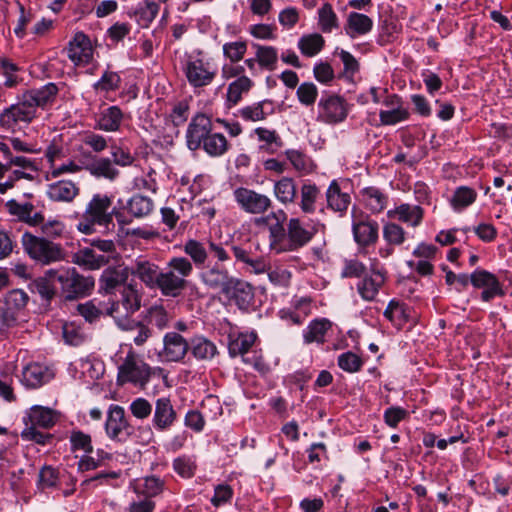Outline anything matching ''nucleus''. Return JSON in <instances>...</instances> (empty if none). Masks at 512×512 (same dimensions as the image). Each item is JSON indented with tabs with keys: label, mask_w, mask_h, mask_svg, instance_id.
<instances>
[{
	"label": "nucleus",
	"mask_w": 512,
	"mask_h": 512,
	"mask_svg": "<svg viewBox=\"0 0 512 512\" xmlns=\"http://www.w3.org/2000/svg\"><path fill=\"white\" fill-rule=\"evenodd\" d=\"M128 270L129 274L137 278L145 287L150 290H159L164 297L178 298L187 289L197 290L196 285L187 280L194 268L184 256L171 257L165 270L145 256H139Z\"/></svg>",
	"instance_id": "nucleus-1"
},
{
	"label": "nucleus",
	"mask_w": 512,
	"mask_h": 512,
	"mask_svg": "<svg viewBox=\"0 0 512 512\" xmlns=\"http://www.w3.org/2000/svg\"><path fill=\"white\" fill-rule=\"evenodd\" d=\"M257 223L267 226L269 248L275 254L296 252L307 246L319 232V221L287 218L283 209L270 212Z\"/></svg>",
	"instance_id": "nucleus-2"
},
{
	"label": "nucleus",
	"mask_w": 512,
	"mask_h": 512,
	"mask_svg": "<svg viewBox=\"0 0 512 512\" xmlns=\"http://www.w3.org/2000/svg\"><path fill=\"white\" fill-rule=\"evenodd\" d=\"M112 205V196L99 193L93 195L77 224V229L83 234L90 235L96 232V225L103 226L107 229H109L110 226L114 227V217L119 223H124L120 220L122 212L116 207H112Z\"/></svg>",
	"instance_id": "nucleus-3"
},
{
	"label": "nucleus",
	"mask_w": 512,
	"mask_h": 512,
	"mask_svg": "<svg viewBox=\"0 0 512 512\" xmlns=\"http://www.w3.org/2000/svg\"><path fill=\"white\" fill-rule=\"evenodd\" d=\"M21 242L27 255L42 265H50L65 259L66 254L62 245L45 237H38L26 231Z\"/></svg>",
	"instance_id": "nucleus-4"
},
{
	"label": "nucleus",
	"mask_w": 512,
	"mask_h": 512,
	"mask_svg": "<svg viewBox=\"0 0 512 512\" xmlns=\"http://www.w3.org/2000/svg\"><path fill=\"white\" fill-rule=\"evenodd\" d=\"M152 375L151 367L132 349L128 351L123 363L118 367L117 383H127L145 389Z\"/></svg>",
	"instance_id": "nucleus-5"
},
{
	"label": "nucleus",
	"mask_w": 512,
	"mask_h": 512,
	"mask_svg": "<svg viewBox=\"0 0 512 512\" xmlns=\"http://www.w3.org/2000/svg\"><path fill=\"white\" fill-rule=\"evenodd\" d=\"M60 295L65 300H75L88 295L94 287V279L80 275L75 268L58 269Z\"/></svg>",
	"instance_id": "nucleus-6"
},
{
	"label": "nucleus",
	"mask_w": 512,
	"mask_h": 512,
	"mask_svg": "<svg viewBox=\"0 0 512 512\" xmlns=\"http://www.w3.org/2000/svg\"><path fill=\"white\" fill-rule=\"evenodd\" d=\"M18 102L5 108L0 114V125L5 129H14L20 123H31L37 116L35 108L23 93Z\"/></svg>",
	"instance_id": "nucleus-7"
},
{
	"label": "nucleus",
	"mask_w": 512,
	"mask_h": 512,
	"mask_svg": "<svg viewBox=\"0 0 512 512\" xmlns=\"http://www.w3.org/2000/svg\"><path fill=\"white\" fill-rule=\"evenodd\" d=\"M233 197L241 210L252 215H264L271 207L272 200L265 194L247 187H238Z\"/></svg>",
	"instance_id": "nucleus-8"
},
{
	"label": "nucleus",
	"mask_w": 512,
	"mask_h": 512,
	"mask_svg": "<svg viewBox=\"0 0 512 512\" xmlns=\"http://www.w3.org/2000/svg\"><path fill=\"white\" fill-rule=\"evenodd\" d=\"M352 233L354 241L360 252H366L368 248L374 247L379 239V224L368 214H361L358 219L352 222Z\"/></svg>",
	"instance_id": "nucleus-9"
},
{
	"label": "nucleus",
	"mask_w": 512,
	"mask_h": 512,
	"mask_svg": "<svg viewBox=\"0 0 512 512\" xmlns=\"http://www.w3.org/2000/svg\"><path fill=\"white\" fill-rule=\"evenodd\" d=\"M388 278V272L375 259L370 265V273L357 283V291L365 301H374Z\"/></svg>",
	"instance_id": "nucleus-10"
},
{
	"label": "nucleus",
	"mask_w": 512,
	"mask_h": 512,
	"mask_svg": "<svg viewBox=\"0 0 512 512\" xmlns=\"http://www.w3.org/2000/svg\"><path fill=\"white\" fill-rule=\"evenodd\" d=\"M319 116L328 124L343 122L348 115V103L342 96L336 94H325L319 103Z\"/></svg>",
	"instance_id": "nucleus-11"
},
{
	"label": "nucleus",
	"mask_w": 512,
	"mask_h": 512,
	"mask_svg": "<svg viewBox=\"0 0 512 512\" xmlns=\"http://www.w3.org/2000/svg\"><path fill=\"white\" fill-rule=\"evenodd\" d=\"M105 431L110 439L119 442L125 441L132 435L133 427L126 419L123 407L115 404L109 407Z\"/></svg>",
	"instance_id": "nucleus-12"
},
{
	"label": "nucleus",
	"mask_w": 512,
	"mask_h": 512,
	"mask_svg": "<svg viewBox=\"0 0 512 512\" xmlns=\"http://www.w3.org/2000/svg\"><path fill=\"white\" fill-rule=\"evenodd\" d=\"M470 283L475 289L484 288L481 300L490 302L496 296L504 297L505 291L497 276L485 269L477 268L470 274Z\"/></svg>",
	"instance_id": "nucleus-13"
},
{
	"label": "nucleus",
	"mask_w": 512,
	"mask_h": 512,
	"mask_svg": "<svg viewBox=\"0 0 512 512\" xmlns=\"http://www.w3.org/2000/svg\"><path fill=\"white\" fill-rule=\"evenodd\" d=\"M212 131L211 117L201 112L195 114L191 118L186 131V144L189 150L197 151L201 149V145Z\"/></svg>",
	"instance_id": "nucleus-14"
},
{
	"label": "nucleus",
	"mask_w": 512,
	"mask_h": 512,
	"mask_svg": "<svg viewBox=\"0 0 512 512\" xmlns=\"http://www.w3.org/2000/svg\"><path fill=\"white\" fill-rule=\"evenodd\" d=\"M129 277L128 267L108 266L99 279V293L103 296L116 297L126 285Z\"/></svg>",
	"instance_id": "nucleus-15"
},
{
	"label": "nucleus",
	"mask_w": 512,
	"mask_h": 512,
	"mask_svg": "<svg viewBox=\"0 0 512 512\" xmlns=\"http://www.w3.org/2000/svg\"><path fill=\"white\" fill-rule=\"evenodd\" d=\"M67 54L77 66L90 64L93 60V47L89 37L82 31L76 32L68 44Z\"/></svg>",
	"instance_id": "nucleus-16"
},
{
	"label": "nucleus",
	"mask_w": 512,
	"mask_h": 512,
	"mask_svg": "<svg viewBox=\"0 0 512 512\" xmlns=\"http://www.w3.org/2000/svg\"><path fill=\"white\" fill-rule=\"evenodd\" d=\"M163 350L159 357L167 362H181L187 355L189 342L177 332H168L163 338Z\"/></svg>",
	"instance_id": "nucleus-17"
},
{
	"label": "nucleus",
	"mask_w": 512,
	"mask_h": 512,
	"mask_svg": "<svg viewBox=\"0 0 512 512\" xmlns=\"http://www.w3.org/2000/svg\"><path fill=\"white\" fill-rule=\"evenodd\" d=\"M223 296L240 310L247 311L254 300V289L250 283L234 277Z\"/></svg>",
	"instance_id": "nucleus-18"
},
{
	"label": "nucleus",
	"mask_w": 512,
	"mask_h": 512,
	"mask_svg": "<svg viewBox=\"0 0 512 512\" xmlns=\"http://www.w3.org/2000/svg\"><path fill=\"white\" fill-rule=\"evenodd\" d=\"M142 294L134 284H127L114 297V302L119 303L120 312L116 314V320L128 318L141 308Z\"/></svg>",
	"instance_id": "nucleus-19"
},
{
	"label": "nucleus",
	"mask_w": 512,
	"mask_h": 512,
	"mask_svg": "<svg viewBox=\"0 0 512 512\" xmlns=\"http://www.w3.org/2000/svg\"><path fill=\"white\" fill-rule=\"evenodd\" d=\"M80 163H83L84 170L97 178H106L114 180L118 177L119 171L113 166V162L109 158H97L90 152L83 153Z\"/></svg>",
	"instance_id": "nucleus-20"
},
{
	"label": "nucleus",
	"mask_w": 512,
	"mask_h": 512,
	"mask_svg": "<svg viewBox=\"0 0 512 512\" xmlns=\"http://www.w3.org/2000/svg\"><path fill=\"white\" fill-rule=\"evenodd\" d=\"M177 421V412L169 397L158 398L152 418L153 427L160 432L169 430Z\"/></svg>",
	"instance_id": "nucleus-21"
},
{
	"label": "nucleus",
	"mask_w": 512,
	"mask_h": 512,
	"mask_svg": "<svg viewBox=\"0 0 512 512\" xmlns=\"http://www.w3.org/2000/svg\"><path fill=\"white\" fill-rule=\"evenodd\" d=\"M184 73L189 84L194 88L210 85L216 76V72L210 71L202 59L187 61Z\"/></svg>",
	"instance_id": "nucleus-22"
},
{
	"label": "nucleus",
	"mask_w": 512,
	"mask_h": 512,
	"mask_svg": "<svg viewBox=\"0 0 512 512\" xmlns=\"http://www.w3.org/2000/svg\"><path fill=\"white\" fill-rule=\"evenodd\" d=\"M200 279L206 287L219 291L223 295L234 277L230 275L226 268L216 263L204 270L200 274Z\"/></svg>",
	"instance_id": "nucleus-23"
},
{
	"label": "nucleus",
	"mask_w": 512,
	"mask_h": 512,
	"mask_svg": "<svg viewBox=\"0 0 512 512\" xmlns=\"http://www.w3.org/2000/svg\"><path fill=\"white\" fill-rule=\"evenodd\" d=\"M59 416L60 413L54 409L36 405L29 409L23 417V422L25 425L50 429L58 422Z\"/></svg>",
	"instance_id": "nucleus-24"
},
{
	"label": "nucleus",
	"mask_w": 512,
	"mask_h": 512,
	"mask_svg": "<svg viewBox=\"0 0 512 512\" xmlns=\"http://www.w3.org/2000/svg\"><path fill=\"white\" fill-rule=\"evenodd\" d=\"M130 488L138 497L153 500V498L163 493L165 481L156 475H149L133 480L130 483Z\"/></svg>",
	"instance_id": "nucleus-25"
},
{
	"label": "nucleus",
	"mask_w": 512,
	"mask_h": 512,
	"mask_svg": "<svg viewBox=\"0 0 512 512\" xmlns=\"http://www.w3.org/2000/svg\"><path fill=\"white\" fill-rule=\"evenodd\" d=\"M58 93L59 88L53 82H49L40 88L24 91L36 112L37 108L46 109L48 106H51L56 101Z\"/></svg>",
	"instance_id": "nucleus-26"
},
{
	"label": "nucleus",
	"mask_w": 512,
	"mask_h": 512,
	"mask_svg": "<svg viewBox=\"0 0 512 512\" xmlns=\"http://www.w3.org/2000/svg\"><path fill=\"white\" fill-rule=\"evenodd\" d=\"M327 208L344 216L351 204V196L348 193L342 192L341 187L337 180L331 181L326 193Z\"/></svg>",
	"instance_id": "nucleus-27"
},
{
	"label": "nucleus",
	"mask_w": 512,
	"mask_h": 512,
	"mask_svg": "<svg viewBox=\"0 0 512 512\" xmlns=\"http://www.w3.org/2000/svg\"><path fill=\"white\" fill-rule=\"evenodd\" d=\"M58 269H50L41 277L36 278L31 286L34 292H37L41 298L50 302L60 291L58 281Z\"/></svg>",
	"instance_id": "nucleus-28"
},
{
	"label": "nucleus",
	"mask_w": 512,
	"mask_h": 512,
	"mask_svg": "<svg viewBox=\"0 0 512 512\" xmlns=\"http://www.w3.org/2000/svg\"><path fill=\"white\" fill-rule=\"evenodd\" d=\"M373 20L366 14L350 12L347 15L344 31L351 39L366 35L373 29Z\"/></svg>",
	"instance_id": "nucleus-29"
},
{
	"label": "nucleus",
	"mask_w": 512,
	"mask_h": 512,
	"mask_svg": "<svg viewBox=\"0 0 512 512\" xmlns=\"http://www.w3.org/2000/svg\"><path fill=\"white\" fill-rule=\"evenodd\" d=\"M257 340L255 332H231L228 334V352L230 357L243 356L250 351Z\"/></svg>",
	"instance_id": "nucleus-30"
},
{
	"label": "nucleus",
	"mask_w": 512,
	"mask_h": 512,
	"mask_svg": "<svg viewBox=\"0 0 512 512\" xmlns=\"http://www.w3.org/2000/svg\"><path fill=\"white\" fill-rule=\"evenodd\" d=\"M383 315L400 330L411 321V308L403 301L394 298L389 301Z\"/></svg>",
	"instance_id": "nucleus-31"
},
{
	"label": "nucleus",
	"mask_w": 512,
	"mask_h": 512,
	"mask_svg": "<svg viewBox=\"0 0 512 512\" xmlns=\"http://www.w3.org/2000/svg\"><path fill=\"white\" fill-rule=\"evenodd\" d=\"M124 119V113L118 106H110L98 114L95 127L105 132L120 130Z\"/></svg>",
	"instance_id": "nucleus-32"
},
{
	"label": "nucleus",
	"mask_w": 512,
	"mask_h": 512,
	"mask_svg": "<svg viewBox=\"0 0 512 512\" xmlns=\"http://www.w3.org/2000/svg\"><path fill=\"white\" fill-rule=\"evenodd\" d=\"M388 217L396 218L400 222L408 223L413 227H417L421 224L424 217V209L421 206L404 203L394 210L388 212Z\"/></svg>",
	"instance_id": "nucleus-33"
},
{
	"label": "nucleus",
	"mask_w": 512,
	"mask_h": 512,
	"mask_svg": "<svg viewBox=\"0 0 512 512\" xmlns=\"http://www.w3.org/2000/svg\"><path fill=\"white\" fill-rule=\"evenodd\" d=\"M47 193L52 201L71 202L79 194V187L71 180H60L50 184Z\"/></svg>",
	"instance_id": "nucleus-34"
},
{
	"label": "nucleus",
	"mask_w": 512,
	"mask_h": 512,
	"mask_svg": "<svg viewBox=\"0 0 512 512\" xmlns=\"http://www.w3.org/2000/svg\"><path fill=\"white\" fill-rule=\"evenodd\" d=\"M159 12V5L150 0L140 3L135 9L128 12L130 18H134L139 26L149 27Z\"/></svg>",
	"instance_id": "nucleus-35"
},
{
	"label": "nucleus",
	"mask_w": 512,
	"mask_h": 512,
	"mask_svg": "<svg viewBox=\"0 0 512 512\" xmlns=\"http://www.w3.org/2000/svg\"><path fill=\"white\" fill-rule=\"evenodd\" d=\"M332 328V322L327 318L312 320L304 332V341L307 344L317 342L324 344L326 333Z\"/></svg>",
	"instance_id": "nucleus-36"
},
{
	"label": "nucleus",
	"mask_w": 512,
	"mask_h": 512,
	"mask_svg": "<svg viewBox=\"0 0 512 512\" xmlns=\"http://www.w3.org/2000/svg\"><path fill=\"white\" fill-rule=\"evenodd\" d=\"M254 83L249 77H240L232 81L227 88L226 103L228 107L236 106L247 94Z\"/></svg>",
	"instance_id": "nucleus-37"
},
{
	"label": "nucleus",
	"mask_w": 512,
	"mask_h": 512,
	"mask_svg": "<svg viewBox=\"0 0 512 512\" xmlns=\"http://www.w3.org/2000/svg\"><path fill=\"white\" fill-rule=\"evenodd\" d=\"M360 193L366 207L372 213H380L386 208L388 196L384 194L379 188L374 186L365 187L360 191Z\"/></svg>",
	"instance_id": "nucleus-38"
},
{
	"label": "nucleus",
	"mask_w": 512,
	"mask_h": 512,
	"mask_svg": "<svg viewBox=\"0 0 512 512\" xmlns=\"http://www.w3.org/2000/svg\"><path fill=\"white\" fill-rule=\"evenodd\" d=\"M184 253L189 257L187 258L192 266L203 268L208 259V251L203 242L196 239H188L183 245Z\"/></svg>",
	"instance_id": "nucleus-39"
},
{
	"label": "nucleus",
	"mask_w": 512,
	"mask_h": 512,
	"mask_svg": "<svg viewBox=\"0 0 512 512\" xmlns=\"http://www.w3.org/2000/svg\"><path fill=\"white\" fill-rule=\"evenodd\" d=\"M477 191L469 186H459L455 189L449 203L454 211L461 212L471 206L477 199Z\"/></svg>",
	"instance_id": "nucleus-40"
},
{
	"label": "nucleus",
	"mask_w": 512,
	"mask_h": 512,
	"mask_svg": "<svg viewBox=\"0 0 512 512\" xmlns=\"http://www.w3.org/2000/svg\"><path fill=\"white\" fill-rule=\"evenodd\" d=\"M192 355L198 360H210L217 354L216 345L204 336H195L189 341Z\"/></svg>",
	"instance_id": "nucleus-41"
},
{
	"label": "nucleus",
	"mask_w": 512,
	"mask_h": 512,
	"mask_svg": "<svg viewBox=\"0 0 512 512\" xmlns=\"http://www.w3.org/2000/svg\"><path fill=\"white\" fill-rule=\"evenodd\" d=\"M272 106L273 102L271 100H263L252 105L245 106L238 111L237 116L242 118L244 121H262L266 119V117L274 112L271 107L270 111H266V106Z\"/></svg>",
	"instance_id": "nucleus-42"
},
{
	"label": "nucleus",
	"mask_w": 512,
	"mask_h": 512,
	"mask_svg": "<svg viewBox=\"0 0 512 512\" xmlns=\"http://www.w3.org/2000/svg\"><path fill=\"white\" fill-rule=\"evenodd\" d=\"M230 148V143L222 133L211 132L206 137L201 149H203L211 157H220L224 155Z\"/></svg>",
	"instance_id": "nucleus-43"
},
{
	"label": "nucleus",
	"mask_w": 512,
	"mask_h": 512,
	"mask_svg": "<svg viewBox=\"0 0 512 512\" xmlns=\"http://www.w3.org/2000/svg\"><path fill=\"white\" fill-rule=\"evenodd\" d=\"M325 46V39L319 33L303 35L298 41V48L305 57H314L320 53Z\"/></svg>",
	"instance_id": "nucleus-44"
},
{
	"label": "nucleus",
	"mask_w": 512,
	"mask_h": 512,
	"mask_svg": "<svg viewBox=\"0 0 512 512\" xmlns=\"http://www.w3.org/2000/svg\"><path fill=\"white\" fill-rule=\"evenodd\" d=\"M254 132L257 135L258 140L264 143L263 145H260V150L268 154H275L278 149L283 146V141L275 130L258 127Z\"/></svg>",
	"instance_id": "nucleus-45"
},
{
	"label": "nucleus",
	"mask_w": 512,
	"mask_h": 512,
	"mask_svg": "<svg viewBox=\"0 0 512 512\" xmlns=\"http://www.w3.org/2000/svg\"><path fill=\"white\" fill-rule=\"evenodd\" d=\"M274 194L284 205L293 203L297 196L296 183L293 178L282 177L274 184Z\"/></svg>",
	"instance_id": "nucleus-46"
},
{
	"label": "nucleus",
	"mask_w": 512,
	"mask_h": 512,
	"mask_svg": "<svg viewBox=\"0 0 512 512\" xmlns=\"http://www.w3.org/2000/svg\"><path fill=\"white\" fill-rule=\"evenodd\" d=\"M401 32V24L393 16H388L381 21L380 32L377 37V43L385 46L395 41Z\"/></svg>",
	"instance_id": "nucleus-47"
},
{
	"label": "nucleus",
	"mask_w": 512,
	"mask_h": 512,
	"mask_svg": "<svg viewBox=\"0 0 512 512\" xmlns=\"http://www.w3.org/2000/svg\"><path fill=\"white\" fill-rule=\"evenodd\" d=\"M110 261V256L99 254L95 248H84L79 251L77 256V263L87 267L90 270L99 269Z\"/></svg>",
	"instance_id": "nucleus-48"
},
{
	"label": "nucleus",
	"mask_w": 512,
	"mask_h": 512,
	"mask_svg": "<svg viewBox=\"0 0 512 512\" xmlns=\"http://www.w3.org/2000/svg\"><path fill=\"white\" fill-rule=\"evenodd\" d=\"M20 70L21 68L10 59L0 57V74L5 78L4 87L15 88L23 81L18 74Z\"/></svg>",
	"instance_id": "nucleus-49"
},
{
	"label": "nucleus",
	"mask_w": 512,
	"mask_h": 512,
	"mask_svg": "<svg viewBox=\"0 0 512 512\" xmlns=\"http://www.w3.org/2000/svg\"><path fill=\"white\" fill-rule=\"evenodd\" d=\"M256 49V60L260 68L267 71H274L277 67L278 52L273 46L253 44Z\"/></svg>",
	"instance_id": "nucleus-50"
},
{
	"label": "nucleus",
	"mask_w": 512,
	"mask_h": 512,
	"mask_svg": "<svg viewBox=\"0 0 512 512\" xmlns=\"http://www.w3.org/2000/svg\"><path fill=\"white\" fill-rule=\"evenodd\" d=\"M321 196L316 184H303L301 187L300 209L305 214H313L316 211V202Z\"/></svg>",
	"instance_id": "nucleus-51"
},
{
	"label": "nucleus",
	"mask_w": 512,
	"mask_h": 512,
	"mask_svg": "<svg viewBox=\"0 0 512 512\" xmlns=\"http://www.w3.org/2000/svg\"><path fill=\"white\" fill-rule=\"evenodd\" d=\"M47 381L46 369L37 363L27 365L23 370V382L29 388H38Z\"/></svg>",
	"instance_id": "nucleus-52"
},
{
	"label": "nucleus",
	"mask_w": 512,
	"mask_h": 512,
	"mask_svg": "<svg viewBox=\"0 0 512 512\" xmlns=\"http://www.w3.org/2000/svg\"><path fill=\"white\" fill-rule=\"evenodd\" d=\"M154 207V203L151 198L135 194L128 202L129 212L137 218H142L149 215Z\"/></svg>",
	"instance_id": "nucleus-53"
},
{
	"label": "nucleus",
	"mask_w": 512,
	"mask_h": 512,
	"mask_svg": "<svg viewBox=\"0 0 512 512\" xmlns=\"http://www.w3.org/2000/svg\"><path fill=\"white\" fill-rule=\"evenodd\" d=\"M172 467L177 475L184 479L193 478L197 471V463L194 457L185 454L175 458Z\"/></svg>",
	"instance_id": "nucleus-54"
},
{
	"label": "nucleus",
	"mask_w": 512,
	"mask_h": 512,
	"mask_svg": "<svg viewBox=\"0 0 512 512\" xmlns=\"http://www.w3.org/2000/svg\"><path fill=\"white\" fill-rule=\"evenodd\" d=\"M70 449L72 452L83 451L85 454L93 452L92 438L88 433L79 429L70 432Z\"/></svg>",
	"instance_id": "nucleus-55"
},
{
	"label": "nucleus",
	"mask_w": 512,
	"mask_h": 512,
	"mask_svg": "<svg viewBox=\"0 0 512 512\" xmlns=\"http://www.w3.org/2000/svg\"><path fill=\"white\" fill-rule=\"evenodd\" d=\"M121 83V77L117 72L105 70L101 78L93 84V89L105 93L114 92L120 89Z\"/></svg>",
	"instance_id": "nucleus-56"
},
{
	"label": "nucleus",
	"mask_w": 512,
	"mask_h": 512,
	"mask_svg": "<svg viewBox=\"0 0 512 512\" xmlns=\"http://www.w3.org/2000/svg\"><path fill=\"white\" fill-rule=\"evenodd\" d=\"M319 27L322 32L330 33L339 27L338 17L330 3H325L318 11Z\"/></svg>",
	"instance_id": "nucleus-57"
},
{
	"label": "nucleus",
	"mask_w": 512,
	"mask_h": 512,
	"mask_svg": "<svg viewBox=\"0 0 512 512\" xmlns=\"http://www.w3.org/2000/svg\"><path fill=\"white\" fill-rule=\"evenodd\" d=\"M59 482V470L51 465H44L38 474L37 487L39 490L56 488Z\"/></svg>",
	"instance_id": "nucleus-58"
},
{
	"label": "nucleus",
	"mask_w": 512,
	"mask_h": 512,
	"mask_svg": "<svg viewBox=\"0 0 512 512\" xmlns=\"http://www.w3.org/2000/svg\"><path fill=\"white\" fill-rule=\"evenodd\" d=\"M26 427L22 430L20 436L25 441L34 442L39 445H50L53 443L55 437L53 434L48 432H41L38 427L25 425Z\"/></svg>",
	"instance_id": "nucleus-59"
},
{
	"label": "nucleus",
	"mask_w": 512,
	"mask_h": 512,
	"mask_svg": "<svg viewBox=\"0 0 512 512\" xmlns=\"http://www.w3.org/2000/svg\"><path fill=\"white\" fill-rule=\"evenodd\" d=\"M383 238L389 245L399 246L404 243L406 232L399 224L387 222L383 226Z\"/></svg>",
	"instance_id": "nucleus-60"
},
{
	"label": "nucleus",
	"mask_w": 512,
	"mask_h": 512,
	"mask_svg": "<svg viewBox=\"0 0 512 512\" xmlns=\"http://www.w3.org/2000/svg\"><path fill=\"white\" fill-rule=\"evenodd\" d=\"M338 366L348 373H356L362 369L364 361L357 354L347 351L338 356Z\"/></svg>",
	"instance_id": "nucleus-61"
},
{
	"label": "nucleus",
	"mask_w": 512,
	"mask_h": 512,
	"mask_svg": "<svg viewBox=\"0 0 512 512\" xmlns=\"http://www.w3.org/2000/svg\"><path fill=\"white\" fill-rule=\"evenodd\" d=\"M62 337L66 344L79 346L85 341L81 327L75 322H66L62 326Z\"/></svg>",
	"instance_id": "nucleus-62"
},
{
	"label": "nucleus",
	"mask_w": 512,
	"mask_h": 512,
	"mask_svg": "<svg viewBox=\"0 0 512 512\" xmlns=\"http://www.w3.org/2000/svg\"><path fill=\"white\" fill-rule=\"evenodd\" d=\"M79 137L81 143L90 147L95 153H101L108 147L106 138L100 134L95 133L94 131H82L79 134Z\"/></svg>",
	"instance_id": "nucleus-63"
},
{
	"label": "nucleus",
	"mask_w": 512,
	"mask_h": 512,
	"mask_svg": "<svg viewBox=\"0 0 512 512\" xmlns=\"http://www.w3.org/2000/svg\"><path fill=\"white\" fill-rule=\"evenodd\" d=\"M247 48V42L243 40L227 42L223 45V55L230 62H240L244 58Z\"/></svg>",
	"instance_id": "nucleus-64"
}]
</instances>
